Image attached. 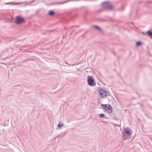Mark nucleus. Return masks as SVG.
<instances>
[{"label":"nucleus","instance_id":"nucleus-1","mask_svg":"<svg viewBox=\"0 0 152 152\" xmlns=\"http://www.w3.org/2000/svg\"><path fill=\"white\" fill-rule=\"evenodd\" d=\"M87 81L88 85L91 86H95L96 83L94 82V80L92 76H88Z\"/></svg>","mask_w":152,"mask_h":152},{"label":"nucleus","instance_id":"nucleus-2","mask_svg":"<svg viewBox=\"0 0 152 152\" xmlns=\"http://www.w3.org/2000/svg\"><path fill=\"white\" fill-rule=\"evenodd\" d=\"M24 22V19L23 18L19 16L16 17L15 23L17 24H20Z\"/></svg>","mask_w":152,"mask_h":152},{"label":"nucleus","instance_id":"nucleus-3","mask_svg":"<svg viewBox=\"0 0 152 152\" xmlns=\"http://www.w3.org/2000/svg\"><path fill=\"white\" fill-rule=\"evenodd\" d=\"M102 4L103 7H106V8L110 9H111L113 8V6L108 1L102 2Z\"/></svg>","mask_w":152,"mask_h":152},{"label":"nucleus","instance_id":"nucleus-4","mask_svg":"<svg viewBox=\"0 0 152 152\" xmlns=\"http://www.w3.org/2000/svg\"><path fill=\"white\" fill-rule=\"evenodd\" d=\"M99 93L102 98H104L106 96V91L103 89H101L99 90Z\"/></svg>","mask_w":152,"mask_h":152},{"label":"nucleus","instance_id":"nucleus-5","mask_svg":"<svg viewBox=\"0 0 152 152\" xmlns=\"http://www.w3.org/2000/svg\"><path fill=\"white\" fill-rule=\"evenodd\" d=\"M106 111H107V113H110L112 112V108L110 105L108 104V106L107 107Z\"/></svg>","mask_w":152,"mask_h":152},{"label":"nucleus","instance_id":"nucleus-6","mask_svg":"<svg viewBox=\"0 0 152 152\" xmlns=\"http://www.w3.org/2000/svg\"><path fill=\"white\" fill-rule=\"evenodd\" d=\"M148 35L150 37H152V31L149 30L146 32Z\"/></svg>","mask_w":152,"mask_h":152},{"label":"nucleus","instance_id":"nucleus-7","mask_svg":"<svg viewBox=\"0 0 152 152\" xmlns=\"http://www.w3.org/2000/svg\"><path fill=\"white\" fill-rule=\"evenodd\" d=\"M54 14H55V12L53 11L50 10L49 11V12L48 14L50 16H53L54 15Z\"/></svg>","mask_w":152,"mask_h":152},{"label":"nucleus","instance_id":"nucleus-8","mask_svg":"<svg viewBox=\"0 0 152 152\" xmlns=\"http://www.w3.org/2000/svg\"><path fill=\"white\" fill-rule=\"evenodd\" d=\"M102 107L106 111L107 110V104H102Z\"/></svg>","mask_w":152,"mask_h":152},{"label":"nucleus","instance_id":"nucleus-9","mask_svg":"<svg viewBox=\"0 0 152 152\" xmlns=\"http://www.w3.org/2000/svg\"><path fill=\"white\" fill-rule=\"evenodd\" d=\"M63 123L61 122H59L58 125V127H61L62 126H63Z\"/></svg>","mask_w":152,"mask_h":152},{"label":"nucleus","instance_id":"nucleus-10","mask_svg":"<svg viewBox=\"0 0 152 152\" xmlns=\"http://www.w3.org/2000/svg\"><path fill=\"white\" fill-rule=\"evenodd\" d=\"M141 42L140 41H137L136 43V45L137 46H140L141 44Z\"/></svg>","mask_w":152,"mask_h":152},{"label":"nucleus","instance_id":"nucleus-11","mask_svg":"<svg viewBox=\"0 0 152 152\" xmlns=\"http://www.w3.org/2000/svg\"><path fill=\"white\" fill-rule=\"evenodd\" d=\"M123 137L124 139L125 140L128 138V136L124 134V133H123Z\"/></svg>","mask_w":152,"mask_h":152},{"label":"nucleus","instance_id":"nucleus-12","mask_svg":"<svg viewBox=\"0 0 152 152\" xmlns=\"http://www.w3.org/2000/svg\"><path fill=\"white\" fill-rule=\"evenodd\" d=\"M125 132L126 134H127L129 135L130 134V132L129 131V130H128V129H126L125 130Z\"/></svg>","mask_w":152,"mask_h":152},{"label":"nucleus","instance_id":"nucleus-13","mask_svg":"<svg viewBox=\"0 0 152 152\" xmlns=\"http://www.w3.org/2000/svg\"><path fill=\"white\" fill-rule=\"evenodd\" d=\"M94 27L98 29V30L99 31L101 30V29L100 28H99L98 26H97L94 25Z\"/></svg>","mask_w":152,"mask_h":152},{"label":"nucleus","instance_id":"nucleus-14","mask_svg":"<svg viewBox=\"0 0 152 152\" xmlns=\"http://www.w3.org/2000/svg\"><path fill=\"white\" fill-rule=\"evenodd\" d=\"M104 114H99V116L100 118H103L104 116Z\"/></svg>","mask_w":152,"mask_h":152},{"label":"nucleus","instance_id":"nucleus-15","mask_svg":"<svg viewBox=\"0 0 152 152\" xmlns=\"http://www.w3.org/2000/svg\"><path fill=\"white\" fill-rule=\"evenodd\" d=\"M20 4V3L18 2V3H14L13 4L14 5H18V4Z\"/></svg>","mask_w":152,"mask_h":152},{"label":"nucleus","instance_id":"nucleus-16","mask_svg":"<svg viewBox=\"0 0 152 152\" xmlns=\"http://www.w3.org/2000/svg\"><path fill=\"white\" fill-rule=\"evenodd\" d=\"M11 4L10 3H6L5 4Z\"/></svg>","mask_w":152,"mask_h":152}]
</instances>
